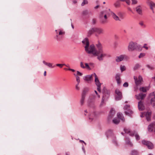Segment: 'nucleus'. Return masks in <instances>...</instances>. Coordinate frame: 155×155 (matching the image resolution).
Masks as SVG:
<instances>
[{
	"mask_svg": "<svg viewBox=\"0 0 155 155\" xmlns=\"http://www.w3.org/2000/svg\"><path fill=\"white\" fill-rule=\"evenodd\" d=\"M82 150L85 153V149H84V147H83L82 148Z\"/></svg>",
	"mask_w": 155,
	"mask_h": 155,
	"instance_id": "0e129e2a",
	"label": "nucleus"
},
{
	"mask_svg": "<svg viewBox=\"0 0 155 155\" xmlns=\"http://www.w3.org/2000/svg\"><path fill=\"white\" fill-rule=\"evenodd\" d=\"M82 14L83 16H86L89 18L90 17V15H92V13L91 12H89L87 10H84L82 12Z\"/></svg>",
	"mask_w": 155,
	"mask_h": 155,
	"instance_id": "f3484780",
	"label": "nucleus"
},
{
	"mask_svg": "<svg viewBox=\"0 0 155 155\" xmlns=\"http://www.w3.org/2000/svg\"><path fill=\"white\" fill-rule=\"evenodd\" d=\"M147 68H149V69H152V68L151 67L150 65H147Z\"/></svg>",
	"mask_w": 155,
	"mask_h": 155,
	"instance_id": "13d9d810",
	"label": "nucleus"
},
{
	"mask_svg": "<svg viewBox=\"0 0 155 155\" xmlns=\"http://www.w3.org/2000/svg\"><path fill=\"white\" fill-rule=\"evenodd\" d=\"M117 117L119 118L120 119L123 121H124V118L122 114H120L119 113H117Z\"/></svg>",
	"mask_w": 155,
	"mask_h": 155,
	"instance_id": "c756f323",
	"label": "nucleus"
},
{
	"mask_svg": "<svg viewBox=\"0 0 155 155\" xmlns=\"http://www.w3.org/2000/svg\"><path fill=\"white\" fill-rule=\"evenodd\" d=\"M134 79L135 80V83L137 85L141 84L143 81L142 78L140 75H139L138 78H137V77L134 76Z\"/></svg>",
	"mask_w": 155,
	"mask_h": 155,
	"instance_id": "1a4fd4ad",
	"label": "nucleus"
},
{
	"mask_svg": "<svg viewBox=\"0 0 155 155\" xmlns=\"http://www.w3.org/2000/svg\"><path fill=\"white\" fill-rule=\"evenodd\" d=\"M77 1H75V0H74V1H73V3H74V4H76L77 3Z\"/></svg>",
	"mask_w": 155,
	"mask_h": 155,
	"instance_id": "680f3d73",
	"label": "nucleus"
},
{
	"mask_svg": "<svg viewBox=\"0 0 155 155\" xmlns=\"http://www.w3.org/2000/svg\"><path fill=\"white\" fill-rule=\"evenodd\" d=\"M71 71L72 72H74L75 71V70L73 69H71Z\"/></svg>",
	"mask_w": 155,
	"mask_h": 155,
	"instance_id": "69168bd1",
	"label": "nucleus"
},
{
	"mask_svg": "<svg viewBox=\"0 0 155 155\" xmlns=\"http://www.w3.org/2000/svg\"><path fill=\"white\" fill-rule=\"evenodd\" d=\"M124 109L126 110L125 111V113L126 115L128 116H130L133 114V112L130 109V105H125L124 107Z\"/></svg>",
	"mask_w": 155,
	"mask_h": 155,
	"instance_id": "9d476101",
	"label": "nucleus"
},
{
	"mask_svg": "<svg viewBox=\"0 0 155 155\" xmlns=\"http://www.w3.org/2000/svg\"><path fill=\"white\" fill-rule=\"evenodd\" d=\"M146 3L149 5L152 13H154V8H155V3L151 0H147Z\"/></svg>",
	"mask_w": 155,
	"mask_h": 155,
	"instance_id": "0eeeda50",
	"label": "nucleus"
},
{
	"mask_svg": "<svg viewBox=\"0 0 155 155\" xmlns=\"http://www.w3.org/2000/svg\"><path fill=\"white\" fill-rule=\"evenodd\" d=\"M85 90L86 91H87L89 90V89L88 88H85L83 91L82 97L80 100V104L81 105H83L84 103V101L85 98V94L86 93L85 91Z\"/></svg>",
	"mask_w": 155,
	"mask_h": 155,
	"instance_id": "4468645a",
	"label": "nucleus"
},
{
	"mask_svg": "<svg viewBox=\"0 0 155 155\" xmlns=\"http://www.w3.org/2000/svg\"><path fill=\"white\" fill-rule=\"evenodd\" d=\"M74 75L76 77V78L77 82L78 83H80V78L77 75L74 74Z\"/></svg>",
	"mask_w": 155,
	"mask_h": 155,
	"instance_id": "79ce46f5",
	"label": "nucleus"
},
{
	"mask_svg": "<svg viewBox=\"0 0 155 155\" xmlns=\"http://www.w3.org/2000/svg\"><path fill=\"white\" fill-rule=\"evenodd\" d=\"M115 114V111L113 109H111L110 112L109 116L110 118H112L113 117Z\"/></svg>",
	"mask_w": 155,
	"mask_h": 155,
	"instance_id": "c85d7f7f",
	"label": "nucleus"
},
{
	"mask_svg": "<svg viewBox=\"0 0 155 155\" xmlns=\"http://www.w3.org/2000/svg\"><path fill=\"white\" fill-rule=\"evenodd\" d=\"M138 109L140 110H142L144 109V107L143 105V102L140 101L138 102Z\"/></svg>",
	"mask_w": 155,
	"mask_h": 155,
	"instance_id": "393cba45",
	"label": "nucleus"
},
{
	"mask_svg": "<svg viewBox=\"0 0 155 155\" xmlns=\"http://www.w3.org/2000/svg\"><path fill=\"white\" fill-rule=\"evenodd\" d=\"M110 94L109 92L107 93H104L103 94L102 97V101L101 104V105H102L104 103V101L105 100L107 99L109 97Z\"/></svg>",
	"mask_w": 155,
	"mask_h": 155,
	"instance_id": "2eb2a0df",
	"label": "nucleus"
},
{
	"mask_svg": "<svg viewBox=\"0 0 155 155\" xmlns=\"http://www.w3.org/2000/svg\"><path fill=\"white\" fill-rule=\"evenodd\" d=\"M95 28V36H98L99 35L103 34L104 33V30L99 28Z\"/></svg>",
	"mask_w": 155,
	"mask_h": 155,
	"instance_id": "f8f14e48",
	"label": "nucleus"
},
{
	"mask_svg": "<svg viewBox=\"0 0 155 155\" xmlns=\"http://www.w3.org/2000/svg\"><path fill=\"white\" fill-rule=\"evenodd\" d=\"M147 45L146 44H145L144 45V46H143V47L145 48L146 50H147L148 49V47L147 46H146V45Z\"/></svg>",
	"mask_w": 155,
	"mask_h": 155,
	"instance_id": "6e6d98bb",
	"label": "nucleus"
},
{
	"mask_svg": "<svg viewBox=\"0 0 155 155\" xmlns=\"http://www.w3.org/2000/svg\"><path fill=\"white\" fill-rule=\"evenodd\" d=\"M141 142L143 144L146 145L149 149H151L154 147L153 143L149 141L143 140Z\"/></svg>",
	"mask_w": 155,
	"mask_h": 155,
	"instance_id": "6e6552de",
	"label": "nucleus"
},
{
	"mask_svg": "<svg viewBox=\"0 0 155 155\" xmlns=\"http://www.w3.org/2000/svg\"><path fill=\"white\" fill-rule=\"evenodd\" d=\"M135 96L137 99L138 100H143L145 97L146 94L141 93L138 95H136Z\"/></svg>",
	"mask_w": 155,
	"mask_h": 155,
	"instance_id": "a211bd4d",
	"label": "nucleus"
},
{
	"mask_svg": "<svg viewBox=\"0 0 155 155\" xmlns=\"http://www.w3.org/2000/svg\"><path fill=\"white\" fill-rule=\"evenodd\" d=\"M140 67V65L139 64H137L135 65V66L134 67V69L136 70L138 69Z\"/></svg>",
	"mask_w": 155,
	"mask_h": 155,
	"instance_id": "8fccbe9b",
	"label": "nucleus"
},
{
	"mask_svg": "<svg viewBox=\"0 0 155 155\" xmlns=\"http://www.w3.org/2000/svg\"><path fill=\"white\" fill-rule=\"evenodd\" d=\"M94 32H95V27L92 28L89 30L87 33V36H90Z\"/></svg>",
	"mask_w": 155,
	"mask_h": 155,
	"instance_id": "a878e982",
	"label": "nucleus"
},
{
	"mask_svg": "<svg viewBox=\"0 0 155 155\" xmlns=\"http://www.w3.org/2000/svg\"><path fill=\"white\" fill-rule=\"evenodd\" d=\"M96 54L94 56H97V59L100 61H102L104 57H110L109 54L104 52L103 51L100 52H97V51Z\"/></svg>",
	"mask_w": 155,
	"mask_h": 155,
	"instance_id": "20e7f679",
	"label": "nucleus"
},
{
	"mask_svg": "<svg viewBox=\"0 0 155 155\" xmlns=\"http://www.w3.org/2000/svg\"><path fill=\"white\" fill-rule=\"evenodd\" d=\"M138 153L137 151L133 150L131 151V155H138Z\"/></svg>",
	"mask_w": 155,
	"mask_h": 155,
	"instance_id": "f704fd0d",
	"label": "nucleus"
},
{
	"mask_svg": "<svg viewBox=\"0 0 155 155\" xmlns=\"http://www.w3.org/2000/svg\"><path fill=\"white\" fill-rule=\"evenodd\" d=\"M153 125L152 124H150L148 126V129L149 132H152L153 130Z\"/></svg>",
	"mask_w": 155,
	"mask_h": 155,
	"instance_id": "2f4dec72",
	"label": "nucleus"
},
{
	"mask_svg": "<svg viewBox=\"0 0 155 155\" xmlns=\"http://www.w3.org/2000/svg\"><path fill=\"white\" fill-rule=\"evenodd\" d=\"M151 113L150 111L147 112L146 114V119L147 121H150V120Z\"/></svg>",
	"mask_w": 155,
	"mask_h": 155,
	"instance_id": "bb28decb",
	"label": "nucleus"
},
{
	"mask_svg": "<svg viewBox=\"0 0 155 155\" xmlns=\"http://www.w3.org/2000/svg\"><path fill=\"white\" fill-rule=\"evenodd\" d=\"M109 14L107 10H104L100 12L99 17L101 23L104 24L106 22L107 19V16Z\"/></svg>",
	"mask_w": 155,
	"mask_h": 155,
	"instance_id": "f03ea898",
	"label": "nucleus"
},
{
	"mask_svg": "<svg viewBox=\"0 0 155 155\" xmlns=\"http://www.w3.org/2000/svg\"><path fill=\"white\" fill-rule=\"evenodd\" d=\"M94 92L95 93V94H97V95L98 97V98H100V96L98 94V93L96 91H94Z\"/></svg>",
	"mask_w": 155,
	"mask_h": 155,
	"instance_id": "4d7b16f0",
	"label": "nucleus"
},
{
	"mask_svg": "<svg viewBox=\"0 0 155 155\" xmlns=\"http://www.w3.org/2000/svg\"><path fill=\"white\" fill-rule=\"evenodd\" d=\"M126 143L127 144L129 145L130 146H132L133 144L130 141L129 139L127 138L126 141Z\"/></svg>",
	"mask_w": 155,
	"mask_h": 155,
	"instance_id": "e433bc0d",
	"label": "nucleus"
},
{
	"mask_svg": "<svg viewBox=\"0 0 155 155\" xmlns=\"http://www.w3.org/2000/svg\"><path fill=\"white\" fill-rule=\"evenodd\" d=\"M140 46L135 42L131 41L130 42L128 46V49L129 51H132L137 50Z\"/></svg>",
	"mask_w": 155,
	"mask_h": 155,
	"instance_id": "39448f33",
	"label": "nucleus"
},
{
	"mask_svg": "<svg viewBox=\"0 0 155 155\" xmlns=\"http://www.w3.org/2000/svg\"><path fill=\"white\" fill-rule=\"evenodd\" d=\"M82 43L85 45V50L87 53L91 54L94 56L96 54L97 50H96L94 45H91L89 46V41L87 38L84 39L82 41Z\"/></svg>",
	"mask_w": 155,
	"mask_h": 155,
	"instance_id": "f257e3e1",
	"label": "nucleus"
},
{
	"mask_svg": "<svg viewBox=\"0 0 155 155\" xmlns=\"http://www.w3.org/2000/svg\"><path fill=\"white\" fill-rule=\"evenodd\" d=\"M96 117V114L94 113H92L89 116V119L91 121H92V120L95 118Z\"/></svg>",
	"mask_w": 155,
	"mask_h": 155,
	"instance_id": "cd10ccee",
	"label": "nucleus"
},
{
	"mask_svg": "<svg viewBox=\"0 0 155 155\" xmlns=\"http://www.w3.org/2000/svg\"><path fill=\"white\" fill-rule=\"evenodd\" d=\"M99 7V6L98 5H97L94 7V8L97 9Z\"/></svg>",
	"mask_w": 155,
	"mask_h": 155,
	"instance_id": "052dcab7",
	"label": "nucleus"
},
{
	"mask_svg": "<svg viewBox=\"0 0 155 155\" xmlns=\"http://www.w3.org/2000/svg\"><path fill=\"white\" fill-rule=\"evenodd\" d=\"M111 15L113 18L116 21H120L124 18V15L121 12H118L116 14L113 12H111Z\"/></svg>",
	"mask_w": 155,
	"mask_h": 155,
	"instance_id": "7ed1b4c3",
	"label": "nucleus"
},
{
	"mask_svg": "<svg viewBox=\"0 0 155 155\" xmlns=\"http://www.w3.org/2000/svg\"><path fill=\"white\" fill-rule=\"evenodd\" d=\"M46 71H45L44 72V76H46Z\"/></svg>",
	"mask_w": 155,
	"mask_h": 155,
	"instance_id": "e2e57ef3",
	"label": "nucleus"
},
{
	"mask_svg": "<svg viewBox=\"0 0 155 155\" xmlns=\"http://www.w3.org/2000/svg\"><path fill=\"white\" fill-rule=\"evenodd\" d=\"M120 75L119 74H116L115 76V78L117 81V82L119 85H120L121 82V81L120 79Z\"/></svg>",
	"mask_w": 155,
	"mask_h": 155,
	"instance_id": "4be33fe9",
	"label": "nucleus"
},
{
	"mask_svg": "<svg viewBox=\"0 0 155 155\" xmlns=\"http://www.w3.org/2000/svg\"><path fill=\"white\" fill-rule=\"evenodd\" d=\"M126 3L128 5H130V0H125V1Z\"/></svg>",
	"mask_w": 155,
	"mask_h": 155,
	"instance_id": "5fc2aeb1",
	"label": "nucleus"
},
{
	"mask_svg": "<svg viewBox=\"0 0 155 155\" xmlns=\"http://www.w3.org/2000/svg\"><path fill=\"white\" fill-rule=\"evenodd\" d=\"M153 97L151 99V103L152 106L155 108V92L153 93Z\"/></svg>",
	"mask_w": 155,
	"mask_h": 155,
	"instance_id": "412c9836",
	"label": "nucleus"
},
{
	"mask_svg": "<svg viewBox=\"0 0 155 155\" xmlns=\"http://www.w3.org/2000/svg\"><path fill=\"white\" fill-rule=\"evenodd\" d=\"M145 55V53H141L138 56L139 58H141L143 57Z\"/></svg>",
	"mask_w": 155,
	"mask_h": 155,
	"instance_id": "a18cd8bd",
	"label": "nucleus"
},
{
	"mask_svg": "<svg viewBox=\"0 0 155 155\" xmlns=\"http://www.w3.org/2000/svg\"><path fill=\"white\" fill-rule=\"evenodd\" d=\"M76 87V90H79V87L77 86H76V87Z\"/></svg>",
	"mask_w": 155,
	"mask_h": 155,
	"instance_id": "bf43d9fd",
	"label": "nucleus"
},
{
	"mask_svg": "<svg viewBox=\"0 0 155 155\" xmlns=\"http://www.w3.org/2000/svg\"><path fill=\"white\" fill-rule=\"evenodd\" d=\"M43 62L44 64L48 66L49 67L51 68H53L54 67L52 66V64L51 63L46 62L45 61H43Z\"/></svg>",
	"mask_w": 155,
	"mask_h": 155,
	"instance_id": "7c9ffc66",
	"label": "nucleus"
},
{
	"mask_svg": "<svg viewBox=\"0 0 155 155\" xmlns=\"http://www.w3.org/2000/svg\"><path fill=\"white\" fill-rule=\"evenodd\" d=\"M96 19L94 18L92 20V23L93 25L95 24L96 23Z\"/></svg>",
	"mask_w": 155,
	"mask_h": 155,
	"instance_id": "de8ad7c7",
	"label": "nucleus"
},
{
	"mask_svg": "<svg viewBox=\"0 0 155 155\" xmlns=\"http://www.w3.org/2000/svg\"><path fill=\"white\" fill-rule=\"evenodd\" d=\"M80 142H83L84 143V144H86V143H85V142H84L83 140H80Z\"/></svg>",
	"mask_w": 155,
	"mask_h": 155,
	"instance_id": "774afa93",
	"label": "nucleus"
},
{
	"mask_svg": "<svg viewBox=\"0 0 155 155\" xmlns=\"http://www.w3.org/2000/svg\"><path fill=\"white\" fill-rule=\"evenodd\" d=\"M115 92L117 94L115 97V100L116 101L120 100L122 98L121 92L119 89H117L116 90Z\"/></svg>",
	"mask_w": 155,
	"mask_h": 155,
	"instance_id": "9b49d317",
	"label": "nucleus"
},
{
	"mask_svg": "<svg viewBox=\"0 0 155 155\" xmlns=\"http://www.w3.org/2000/svg\"><path fill=\"white\" fill-rule=\"evenodd\" d=\"M130 135L131 136H134L137 140H138L140 139V137L139 136L135 131H132V132H131V134H130Z\"/></svg>",
	"mask_w": 155,
	"mask_h": 155,
	"instance_id": "6ab92c4d",
	"label": "nucleus"
},
{
	"mask_svg": "<svg viewBox=\"0 0 155 155\" xmlns=\"http://www.w3.org/2000/svg\"><path fill=\"white\" fill-rule=\"evenodd\" d=\"M120 5V2L119 0H117L114 4V6L116 7H119Z\"/></svg>",
	"mask_w": 155,
	"mask_h": 155,
	"instance_id": "473e14b6",
	"label": "nucleus"
},
{
	"mask_svg": "<svg viewBox=\"0 0 155 155\" xmlns=\"http://www.w3.org/2000/svg\"><path fill=\"white\" fill-rule=\"evenodd\" d=\"M85 68H87L89 70H90L91 69L87 63H85Z\"/></svg>",
	"mask_w": 155,
	"mask_h": 155,
	"instance_id": "37998d69",
	"label": "nucleus"
},
{
	"mask_svg": "<svg viewBox=\"0 0 155 155\" xmlns=\"http://www.w3.org/2000/svg\"><path fill=\"white\" fill-rule=\"evenodd\" d=\"M56 66H58L60 67V68H62L63 65H65V64H56Z\"/></svg>",
	"mask_w": 155,
	"mask_h": 155,
	"instance_id": "603ef678",
	"label": "nucleus"
},
{
	"mask_svg": "<svg viewBox=\"0 0 155 155\" xmlns=\"http://www.w3.org/2000/svg\"><path fill=\"white\" fill-rule=\"evenodd\" d=\"M55 31L56 32V34H57L56 37H57V39H58V36L59 35H63L64 34V32H63L62 31H60L58 34V33L57 32V30H56Z\"/></svg>",
	"mask_w": 155,
	"mask_h": 155,
	"instance_id": "4c0bfd02",
	"label": "nucleus"
},
{
	"mask_svg": "<svg viewBox=\"0 0 155 155\" xmlns=\"http://www.w3.org/2000/svg\"><path fill=\"white\" fill-rule=\"evenodd\" d=\"M126 143L127 144L129 145L130 146H132L133 144L130 141L129 139L127 138L126 141Z\"/></svg>",
	"mask_w": 155,
	"mask_h": 155,
	"instance_id": "c9c22d12",
	"label": "nucleus"
},
{
	"mask_svg": "<svg viewBox=\"0 0 155 155\" xmlns=\"http://www.w3.org/2000/svg\"><path fill=\"white\" fill-rule=\"evenodd\" d=\"M120 69L122 72H123V71H125L126 69L125 66H124L121 65L120 66Z\"/></svg>",
	"mask_w": 155,
	"mask_h": 155,
	"instance_id": "49530a36",
	"label": "nucleus"
},
{
	"mask_svg": "<svg viewBox=\"0 0 155 155\" xmlns=\"http://www.w3.org/2000/svg\"><path fill=\"white\" fill-rule=\"evenodd\" d=\"M128 86V83L127 82L124 83L123 85V86L125 87H127Z\"/></svg>",
	"mask_w": 155,
	"mask_h": 155,
	"instance_id": "864d4df0",
	"label": "nucleus"
},
{
	"mask_svg": "<svg viewBox=\"0 0 155 155\" xmlns=\"http://www.w3.org/2000/svg\"><path fill=\"white\" fill-rule=\"evenodd\" d=\"M139 24L143 28L146 27V25L144 24L143 21H140L139 22Z\"/></svg>",
	"mask_w": 155,
	"mask_h": 155,
	"instance_id": "58836bf2",
	"label": "nucleus"
},
{
	"mask_svg": "<svg viewBox=\"0 0 155 155\" xmlns=\"http://www.w3.org/2000/svg\"><path fill=\"white\" fill-rule=\"evenodd\" d=\"M125 57L126 56L124 55H122L116 57V61L118 62L121 61L123 60Z\"/></svg>",
	"mask_w": 155,
	"mask_h": 155,
	"instance_id": "aec40b11",
	"label": "nucleus"
},
{
	"mask_svg": "<svg viewBox=\"0 0 155 155\" xmlns=\"http://www.w3.org/2000/svg\"><path fill=\"white\" fill-rule=\"evenodd\" d=\"M94 77L95 78V82L96 85H97V90L100 92H101V84L100 83L95 73H93Z\"/></svg>",
	"mask_w": 155,
	"mask_h": 155,
	"instance_id": "423d86ee",
	"label": "nucleus"
},
{
	"mask_svg": "<svg viewBox=\"0 0 155 155\" xmlns=\"http://www.w3.org/2000/svg\"><path fill=\"white\" fill-rule=\"evenodd\" d=\"M152 124H153V126H155V122H153V123Z\"/></svg>",
	"mask_w": 155,
	"mask_h": 155,
	"instance_id": "338daca9",
	"label": "nucleus"
},
{
	"mask_svg": "<svg viewBox=\"0 0 155 155\" xmlns=\"http://www.w3.org/2000/svg\"><path fill=\"white\" fill-rule=\"evenodd\" d=\"M77 73L76 75H78L79 76H81L83 75V74L82 73H81V72H79L78 71H77Z\"/></svg>",
	"mask_w": 155,
	"mask_h": 155,
	"instance_id": "09e8293b",
	"label": "nucleus"
},
{
	"mask_svg": "<svg viewBox=\"0 0 155 155\" xmlns=\"http://www.w3.org/2000/svg\"><path fill=\"white\" fill-rule=\"evenodd\" d=\"M113 122L115 124H118L120 122V120L116 118H114L113 120Z\"/></svg>",
	"mask_w": 155,
	"mask_h": 155,
	"instance_id": "72a5a7b5",
	"label": "nucleus"
},
{
	"mask_svg": "<svg viewBox=\"0 0 155 155\" xmlns=\"http://www.w3.org/2000/svg\"><path fill=\"white\" fill-rule=\"evenodd\" d=\"M96 47L97 50V52H100V51H103L102 45L100 43H99L97 44L96 45Z\"/></svg>",
	"mask_w": 155,
	"mask_h": 155,
	"instance_id": "b1692460",
	"label": "nucleus"
},
{
	"mask_svg": "<svg viewBox=\"0 0 155 155\" xmlns=\"http://www.w3.org/2000/svg\"><path fill=\"white\" fill-rule=\"evenodd\" d=\"M150 88V86L149 85L147 87H143L140 88V91L143 92H146L147 91L149 90Z\"/></svg>",
	"mask_w": 155,
	"mask_h": 155,
	"instance_id": "5701e85b",
	"label": "nucleus"
},
{
	"mask_svg": "<svg viewBox=\"0 0 155 155\" xmlns=\"http://www.w3.org/2000/svg\"><path fill=\"white\" fill-rule=\"evenodd\" d=\"M80 66L82 68H85V66L82 62H80Z\"/></svg>",
	"mask_w": 155,
	"mask_h": 155,
	"instance_id": "3c124183",
	"label": "nucleus"
},
{
	"mask_svg": "<svg viewBox=\"0 0 155 155\" xmlns=\"http://www.w3.org/2000/svg\"><path fill=\"white\" fill-rule=\"evenodd\" d=\"M131 4L132 5H135L137 4L138 3L137 0H131Z\"/></svg>",
	"mask_w": 155,
	"mask_h": 155,
	"instance_id": "a19ab883",
	"label": "nucleus"
},
{
	"mask_svg": "<svg viewBox=\"0 0 155 155\" xmlns=\"http://www.w3.org/2000/svg\"><path fill=\"white\" fill-rule=\"evenodd\" d=\"M93 74L91 75H87L83 77V79L88 83L91 82L93 80Z\"/></svg>",
	"mask_w": 155,
	"mask_h": 155,
	"instance_id": "ddd939ff",
	"label": "nucleus"
},
{
	"mask_svg": "<svg viewBox=\"0 0 155 155\" xmlns=\"http://www.w3.org/2000/svg\"><path fill=\"white\" fill-rule=\"evenodd\" d=\"M88 3V2L87 0H83V2L81 3V6H83L86 4Z\"/></svg>",
	"mask_w": 155,
	"mask_h": 155,
	"instance_id": "c03bdc74",
	"label": "nucleus"
},
{
	"mask_svg": "<svg viewBox=\"0 0 155 155\" xmlns=\"http://www.w3.org/2000/svg\"><path fill=\"white\" fill-rule=\"evenodd\" d=\"M135 10L137 13L140 15H143V11L142 7L140 5H137L135 8Z\"/></svg>",
	"mask_w": 155,
	"mask_h": 155,
	"instance_id": "dca6fc26",
	"label": "nucleus"
},
{
	"mask_svg": "<svg viewBox=\"0 0 155 155\" xmlns=\"http://www.w3.org/2000/svg\"><path fill=\"white\" fill-rule=\"evenodd\" d=\"M124 131L125 132V133L126 134H129V135L130 134H131V132H132V131L130 132L129 129H127L125 128L124 129Z\"/></svg>",
	"mask_w": 155,
	"mask_h": 155,
	"instance_id": "ea45409f",
	"label": "nucleus"
}]
</instances>
